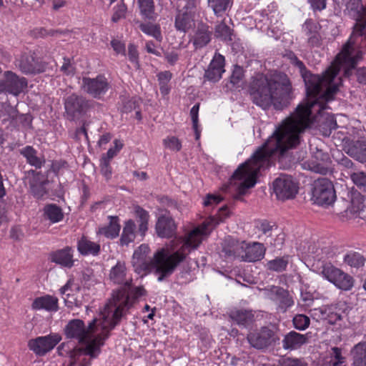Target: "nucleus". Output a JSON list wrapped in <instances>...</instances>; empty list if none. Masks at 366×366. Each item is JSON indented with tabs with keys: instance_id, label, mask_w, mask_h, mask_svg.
Returning <instances> with one entry per match:
<instances>
[{
	"instance_id": "f257e3e1",
	"label": "nucleus",
	"mask_w": 366,
	"mask_h": 366,
	"mask_svg": "<svg viewBox=\"0 0 366 366\" xmlns=\"http://www.w3.org/2000/svg\"><path fill=\"white\" fill-rule=\"evenodd\" d=\"M302 132V129L294 125L277 128L262 147L253 154L249 160L250 167L247 166V162L240 164L229 179L230 184H236V180L242 181L238 188V196L244 194L248 189L255 185L256 176L249 175L251 170L259 172L267 167L271 156L279 154L282 157L289 149L296 148L300 143Z\"/></svg>"
},
{
	"instance_id": "f03ea898",
	"label": "nucleus",
	"mask_w": 366,
	"mask_h": 366,
	"mask_svg": "<svg viewBox=\"0 0 366 366\" xmlns=\"http://www.w3.org/2000/svg\"><path fill=\"white\" fill-rule=\"evenodd\" d=\"M248 93L253 104L264 110L272 105L282 110L293 98V88L289 76L284 72L274 71L269 75L258 73L251 78Z\"/></svg>"
},
{
	"instance_id": "7ed1b4c3",
	"label": "nucleus",
	"mask_w": 366,
	"mask_h": 366,
	"mask_svg": "<svg viewBox=\"0 0 366 366\" xmlns=\"http://www.w3.org/2000/svg\"><path fill=\"white\" fill-rule=\"evenodd\" d=\"M202 243L201 238L195 231L189 232L182 246L171 254L164 249L158 250L149 261H132L134 271L144 277L150 272L157 275V280L163 282L170 277L177 267L183 262L187 256L197 249Z\"/></svg>"
},
{
	"instance_id": "20e7f679",
	"label": "nucleus",
	"mask_w": 366,
	"mask_h": 366,
	"mask_svg": "<svg viewBox=\"0 0 366 366\" xmlns=\"http://www.w3.org/2000/svg\"><path fill=\"white\" fill-rule=\"evenodd\" d=\"M338 71L328 68L322 74H315L308 70L301 75L305 86L306 99L295 109V113L303 119H308L312 114V109L319 105V110L322 107L321 102H329L339 90L341 83L337 77Z\"/></svg>"
},
{
	"instance_id": "39448f33",
	"label": "nucleus",
	"mask_w": 366,
	"mask_h": 366,
	"mask_svg": "<svg viewBox=\"0 0 366 366\" xmlns=\"http://www.w3.org/2000/svg\"><path fill=\"white\" fill-rule=\"evenodd\" d=\"M346 15L355 21L352 33L342 48V54L348 66L345 70L347 76L352 74V69L363 58L366 48V8L362 0H345L344 3Z\"/></svg>"
},
{
	"instance_id": "423d86ee",
	"label": "nucleus",
	"mask_w": 366,
	"mask_h": 366,
	"mask_svg": "<svg viewBox=\"0 0 366 366\" xmlns=\"http://www.w3.org/2000/svg\"><path fill=\"white\" fill-rule=\"evenodd\" d=\"M124 307L121 305H112L107 304L104 307L103 318L108 325L102 326V332L94 337V340L89 343L86 348L78 349L79 354L85 353L92 359L97 358L101 353V347L104 345L105 340L110 336V331L120 322L123 317Z\"/></svg>"
},
{
	"instance_id": "0eeeda50",
	"label": "nucleus",
	"mask_w": 366,
	"mask_h": 366,
	"mask_svg": "<svg viewBox=\"0 0 366 366\" xmlns=\"http://www.w3.org/2000/svg\"><path fill=\"white\" fill-rule=\"evenodd\" d=\"M64 118L69 122H76L84 117L98 104L93 99L72 93L64 98Z\"/></svg>"
},
{
	"instance_id": "6e6552de",
	"label": "nucleus",
	"mask_w": 366,
	"mask_h": 366,
	"mask_svg": "<svg viewBox=\"0 0 366 366\" xmlns=\"http://www.w3.org/2000/svg\"><path fill=\"white\" fill-rule=\"evenodd\" d=\"M315 271L340 290L350 291L354 287V278L330 262L318 264Z\"/></svg>"
},
{
	"instance_id": "1a4fd4ad",
	"label": "nucleus",
	"mask_w": 366,
	"mask_h": 366,
	"mask_svg": "<svg viewBox=\"0 0 366 366\" xmlns=\"http://www.w3.org/2000/svg\"><path fill=\"white\" fill-rule=\"evenodd\" d=\"M280 330L275 325L261 327L259 330L249 332L247 340L251 347L264 350L280 344Z\"/></svg>"
},
{
	"instance_id": "9d476101",
	"label": "nucleus",
	"mask_w": 366,
	"mask_h": 366,
	"mask_svg": "<svg viewBox=\"0 0 366 366\" xmlns=\"http://www.w3.org/2000/svg\"><path fill=\"white\" fill-rule=\"evenodd\" d=\"M325 102H320V105H322V107L320 110L319 105H316V107L312 109V114L308 119H303L300 115H298L295 112L297 122L303 124L306 127H309L314 122H317L320 130L322 132V134L325 137H330L332 132L337 128V124L333 114L322 113V110L325 107Z\"/></svg>"
},
{
	"instance_id": "9b49d317",
	"label": "nucleus",
	"mask_w": 366,
	"mask_h": 366,
	"mask_svg": "<svg viewBox=\"0 0 366 366\" xmlns=\"http://www.w3.org/2000/svg\"><path fill=\"white\" fill-rule=\"evenodd\" d=\"M64 333L66 338L76 340L79 343L84 345V347H75L67 352L71 360L76 361L81 355H87L84 352L79 355L76 350L86 348V345L94 340V337H93L89 341H87L85 323L82 320L73 319L69 320L64 328Z\"/></svg>"
},
{
	"instance_id": "f8f14e48",
	"label": "nucleus",
	"mask_w": 366,
	"mask_h": 366,
	"mask_svg": "<svg viewBox=\"0 0 366 366\" xmlns=\"http://www.w3.org/2000/svg\"><path fill=\"white\" fill-rule=\"evenodd\" d=\"M312 200L320 206H329L336 199L332 182L327 178H318L311 185Z\"/></svg>"
},
{
	"instance_id": "ddd939ff",
	"label": "nucleus",
	"mask_w": 366,
	"mask_h": 366,
	"mask_svg": "<svg viewBox=\"0 0 366 366\" xmlns=\"http://www.w3.org/2000/svg\"><path fill=\"white\" fill-rule=\"evenodd\" d=\"M272 190L277 199L285 202L296 197L299 183L292 176L280 174L272 182Z\"/></svg>"
},
{
	"instance_id": "4468645a",
	"label": "nucleus",
	"mask_w": 366,
	"mask_h": 366,
	"mask_svg": "<svg viewBox=\"0 0 366 366\" xmlns=\"http://www.w3.org/2000/svg\"><path fill=\"white\" fill-rule=\"evenodd\" d=\"M16 66L26 75H36L46 71L47 63L38 56L36 52L29 51L21 54L15 61Z\"/></svg>"
},
{
	"instance_id": "2eb2a0df",
	"label": "nucleus",
	"mask_w": 366,
	"mask_h": 366,
	"mask_svg": "<svg viewBox=\"0 0 366 366\" xmlns=\"http://www.w3.org/2000/svg\"><path fill=\"white\" fill-rule=\"evenodd\" d=\"M111 86L104 74H98L94 78L83 76L81 89L96 99H102L109 91Z\"/></svg>"
},
{
	"instance_id": "dca6fc26",
	"label": "nucleus",
	"mask_w": 366,
	"mask_h": 366,
	"mask_svg": "<svg viewBox=\"0 0 366 366\" xmlns=\"http://www.w3.org/2000/svg\"><path fill=\"white\" fill-rule=\"evenodd\" d=\"M28 86V81L25 77H20L12 71H6L4 79L0 80V94H10L18 97Z\"/></svg>"
},
{
	"instance_id": "f3484780",
	"label": "nucleus",
	"mask_w": 366,
	"mask_h": 366,
	"mask_svg": "<svg viewBox=\"0 0 366 366\" xmlns=\"http://www.w3.org/2000/svg\"><path fill=\"white\" fill-rule=\"evenodd\" d=\"M61 340V336L59 333H50L31 339L28 342V347L36 355L42 357L53 350Z\"/></svg>"
},
{
	"instance_id": "a211bd4d",
	"label": "nucleus",
	"mask_w": 366,
	"mask_h": 366,
	"mask_svg": "<svg viewBox=\"0 0 366 366\" xmlns=\"http://www.w3.org/2000/svg\"><path fill=\"white\" fill-rule=\"evenodd\" d=\"M312 159L307 162L308 169L315 173L327 174L329 172V164L331 162L328 152L318 147L310 145Z\"/></svg>"
},
{
	"instance_id": "6ab92c4d",
	"label": "nucleus",
	"mask_w": 366,
	"mask_h": 366,
	"mask_svg": "<svg viewBox=\"0 0 366 366\" xmlns=\"http://www.w3.org/2000/svg\"><path fill=\"white\" fill-rule=\"evenodd\" d=\"M262 291L268 299L278 302L279 307L283 311L291 307L294 305L292 297L288 290L280 286L271 285L262 289Z\"/></svg>"
},
{
	"instance_id": "aec40b11",
	"label": "nucleus",
	"mask_w": 366,
	"mask_h": 366,
	"mask_svg": "<svg viewBox=\"0 0 366 366\" xmlns=\"http://www.w3.org/2000/svg\"><path fill=\"white\" fill-rule=\"evenodd\" d=\"M244 241H239L232 236L226 237L222 243V255L230 260L241 259L244 253Z\"/></svg>"
},
{
	"instance_id": "412c9836",
	"label": "nucleus",
	"mask_w": 366,
	"mask_h": 366,
	"mask_svg": "<svg viewBox=\"0 0 366 366\" xmlns=\"http://www.w3.org/2000/svg\"><path fill=\"white\" fill-rule=\"evenodd\" d=\"M175 16L174 27L178 31L183 33L188 32L194 26V9H187V6L182 7L177 11Z\"/></svg>"
},
{
	"instance_id": "4be33fe9",
	"label": "nucleus",
	"mask_w": 366,
	"mask_h": 366,
	"mask_svg": "<svg viewBox=\"0 0 366 366\" xmlns=\"http://www.w3.org/2000/svg\"><path fill=\"white\" fill-rule=\"evenodd\" d=\"M155 232L160 238L170 239L175 237L177 225L174 219L166 214H161L157 220Z\"/></svg>"
},
{
	"instance_id": "5701e85b",
	"label": "nucleus",
	"mask_w": 366,
	"mask_h": 366,
	"mask_svg": "<svg viewBox=\"0 0 366 366\" xmlns=\"http://www.w3.org/2000/svg\"><path fill=\"white\" fill-rule=\"evenodd\" d=\"M320 29V24L312 19H307L302 25V31L307 36V44L310 47H320L322 45Z\"/></svg>"
},
{
	"instance_id": "b1692460",
	"label": "nucleus",
	"mask_w": 366,
	"mask_h": 366,
	"mask_svg": "<svg viewBox=\"0 0 366 366\" xmlns=\"http://www.w3.org/2000/svg\"><path fill=\"white\" fill-rule=\"evenodd\" d=\"M212 28L203 21L198 22L191 41L196 49L206 46L212 40Z\"/></svg>"
},
{
	"instance_id": "393cba45",
	"label": "nucleus",
	"mask_w": 366,
	"mask_h": 366,
	"mask_svg": "<svg viewBox=\"0 0 366 366\" xmlns=\"http://www.w3.org/2000/svg\"><path fill=\"white\" fill-rule=\"evenodd\" d=\"M224 64V56L220 54H216L204 71V79L214 83L219 81L225 71Z\"/></svg>"
},
{
	"instance_id": "a878e982",
	"label": "nucleus",
	"mask_w": 366,
	"mask_h": 366,
	"mask_svg": "<svg viewBox=\"0 0 366 366\" xmlns=\"http://www.w3.org/2000/svg\"><path fill=\"white\" fill-rule=\"evenodd\" d=\"M344 150L351 157L361 163L366 162V140L348 139L344 145Z\"/></svg>"
},
{
	"instance_id": "bb28decb",
	"label": "nucleus",
	"mask_w": 366,
	"mask_h": 366,
	"mask_svg": "<svg viewBox=\"0 0 366 366\" xmlns=\"http://www.w3.org/2000/svg\"><path fill=\"white\" fill-rule=\"evenodd\" d=\"M307 335L300 334L294 330L286 333L281 341L282 348L288 351L298 350L307 343Z\"/></svg>"
},
{
	"instance_id": "cd10ccee",
	"label": "nucleus",
	"mask_w": 366,
	"mask_h": 366,
	"mask_svg": "<svg viewBox=\"0 0 366 366\" xmlns=\"http://www.w3.org/2000/svg\"><path fill=\"white\" fill-rule=\"evenodd\" d=\"M73 257L74 249L69 246L56 249L49 254V259L52 262L66 268H71L74 266Z\"/></svg>"
},
{
	"instance_id": "c85d7f7f",
	"label": "nucleus",
	"mask_w": 366,
	"mask_h": 366,
	"mask_svg": "<svg viewBox=\"0 0 366 366\" xmlns=\"http://www.w3.org/2000/svg\"><path fill=\"white\" fill-rule=\"evenodd\" d=\"M362 193V192L352 187L347 192V197L350 199L352 212L358 213L359 217L366 222V207L365 206L366 196Z\"/></svg>"
},
{
	"instance_id": "c756f323",
	"label": "nucleus",
	"mask_w": 366,
	"mask_h": 366,
	"mask_svg": "<svg viewBox=\"0 0 366 366\" xmlns=\"http://www.w3.org/2000/svg\"><path fill=\"white\" fill-rule=\"evenodd\" d=\"M265 252L266 247L262 243L254 242L247 246L244 244V253L241 260L248 262H254L263 259Z\"/></svg>"
},
{
	"instance_id": "7c9ffc66",
	"label": "nucleus",
	"mask_w": 366,
	"mask_h": 366,
	"mask_svg": "<svg viewBox=\"0 0 366 366\" xmlns=\"http://www.w3.org/2000/svg\"><path fill=\"white\" fill-rule=\"evenodd\" d=\"M18 116V109L9 102L2 104V109L0 112V122L2 126H5L6 129L16 128Z\"/></svg>"
},
{
	"instance_id": "2f4dec72",
	"label": "nucleus",
	"mask_w": 366,
	"mask_h": 366,
	"mask_svg": "<svg viewBox=\"0 0 366 366\" xmlns=\"http://www.w3.org/2000/svg\"><path fill=\"white\" fill-rule=\"evenodd\" d=\"M229 316L241 328L249 329L254 322V315L252 310H234L229 312Z\"/></svg>"
},
{
	"instance_id": "473e14b6",
	"label": "nucleus",
	"mask_w": 366,
	"mask_h": 366,
	"mask_svg": "<svg viewBox=\"0 0 366 366\" xmlns=\"http://www.w3.org/2000/svg\"><path fill=\"white\" fill-rule=\"evenodd\" d=\"M31 308L34 310H44L47 312H56L59 310V300L56 297L46 295L36 297Z\"/></svg>"
},
{
	"instance_id": "72a5a7b5",
	"label": "nucleus",
	"mask_w": 366,
	"mask_h": 366,
	"mask_svg": "<svg viewBox=\"0 0 366 366\" xmlns=\"http://www.w3.org/2000/svg\"><path fill=\"white\" fill-rule=\"evenodd\" d=\"M76 247L82 256H98L101 252L99 244L90 241L84 235L78 239Z\"/></svg>"
},
{
	"instance_id": "f704fd0d",
	"label": "nucleus",
	"mask_w": 366,
	"mask_h": 366,
	"mask_svg": "<svg viewBox=\"0 0 366 366\" xmlns=\"http://www.w3.org/2000/svg\"><path fill=\"white\" fill-rule=\"evenodd\" d=\"M109 224L99 228L98 234H102L107 239H114L117 238L121 229L119 218L118 216H108Z\"/></svg>"
},
{
	"instance_id": "c9c22d12",
	"label": "nucleus",
	"mask_w": 366,
	"mask_h": 366,
	"mask_svg": "<svg viewBox=\"0 0 366 366\" xmlns=\"http://www.w3.org/2000/svg\"><path fill=\"white\" fill-rule=\"evenodd\" d=\"M136 228V224L134 220L129 219L124 222L122 233L119 241V245L128 246L134 241Z\"/></svg>"
},
{
	"instance_id": "e433bc0d",
	"label": "nucleus",
	"mask_w": 366,
	"mask_h": 366,
	"mask_svg": "<svg viewBox=\"0 0 366 366\" xmlns=\"http://www.w3.org/2000/svg\"><path fill=\"white\" fill-rule=\"evenodd\" d=\"M43 211L44 218L52 224L62 221L64 217L62 209L54 203L45 205Z\"/></svg>"
},
{
	"instance_id": "4c0bfd02",
	"label": "nucleus",
	"mask_w": 366,
	"mask_h": 366,
	"mask_svg": "<svg viewBox=\"0 0 366 366\" xmlns=\"http://www.w3.org/2000/svg\"><path fill=\"white\" fill-rule=\"evenodd\" d=\"M328 355L329 356L324 359L322 366H345V357L342 356L341 348L333 347Z\"/></svg>"
},
{
	"instance_id": "58836bf2",
	"label": "nucleus",
	"mask_w": 366,
	"mask_h": 366,
	"mask_svg": "<svg viewBox=\"0 0 366 366\" xmlns=\"http://www.w3.org/2000/svg\"><path fill=\"white\" fill-rule=\"evenodd\" d=\"M19 153L26 159V162L36 169H40L44 163V159H41L36 156L37 151L32 146H26L19 151Z\"/></svg>"
},
{
	"instance_id": "ea45409f",
	"label": "nucleus",
	"mask_w": 366,
	"mask_h": 366,
	"mask_svg": "<svg viewBox=\"0 0 366 366\" xmlns=\"http://www.w3.org/2000/svg\"><path fill=\"white\" fill-rule=\"evenodd\" d=\"M243 68L239 65H235L232 74L229 76V81L226 86L229 90L239 89L242 87L244 79Z\"/></svg>"
},
{
	"instance_id": "a19ab883",
	"label": "nucleus",
	"mask_w": 366,
	"mask_h": 366,
	"mask_svg": "<svg viewBox=\"0 0 366 366\" xmlns=\"http://www.w3.org/2000/svg\"><path fill=\"white\" fill-rule=\"evenodd\" d=\"M353 366H366V342L356 345L351 350Z\"/></svg>"
},
{
	"instance_id": "79ce46f5",
	"label": "nucleus",
	"mask_w": 366,
	"mask_h": 366,
	"mask_svg": "<svg viewBox=\"0 0 366 366\" xmlns=\"http://www.w3.org/2000/svg\"><path fill=\"white\" fill-rule=\"evenodd\" d=\"M134 211L139 222L138 233L144 237L148 230L149 212L139 205L134 207Z\"/></svg>"
},
{
	"instance_id": "37998d69",
	"label": "nucleus",
	"mask_w": 366,
	"mask_h": 366,
	"mask_svg": "<svg viewBox=\"0 0 366 366\" xmlns=\"http://www.w3.org/2000/svg\"><path fill=\"white\" fill-rule=\"evenodd\" d=\"M141 15L145 19H155V6L154 0H137Z\"/></svg>"
},
{
	"instance_id": "c03bdc74",
	"label": "nucleus",
	"mask_w": 366,
	"mask_h": 366,
	"mask_svg": "<svg viewBox=\"0 0 366 366\" xmlns=\"http://www.w3.org/2000/svg\"><path fill=\"white\" fill-rule=\"evenodd\" d=\"M289 263L288 256L277 257L274 259L269 260L266 264L268 270L282 272L286 270Z\"/></svg>"
},
{
	"instance_id": "a18cd8bd",
	"label": "nucleus",
	"mask_w": 366,
	"mask_h": 366,
	"mask_svg": "<svg viewBox=\"0 0 366 366\" xmlns=\"http://www.w3.org/2000/svg\"><path fill=\"white\" fill-rule=\"evenodd\" d=\"M208 5L217 16H222L232 6V0H208Z\"/></svg>"
},
{
	"instance_id": "49530a36",
	"label": "nucleus",
	"mask_w": 366,
	"mask_h": 366,
	"mask_svg": "<svg viewBox=\"0 0 366 366\" xmlns=\"http://www.w3.org/2000/svg\"><path fill=\"white\" fill-rule=\"evenodd\" d=\"M232 29L224 21L217 24L214 28V35L217 39H219L225 42H231L232 41Z\"/></svg>"
},
{
	"instance_id": "de8ad7c7",
	"label": "nucleus",
	"mask_w": 366,
	"mask_h": 366,
	"mask_svg": "<svg viewBox=\"0 0 366 366\" xmlns=\"http://www.w3.org/2000/svg\"><path fill=\"white\" fill-rule=\"evenodd\" d=\"M147 293L143 287H136L127 295L124 301V307L127 310L135 304L140 297L145 295Z\"/></svg>"
},
{
	"instance_id": "09e8293b",
	"label": "nucleus",
	"mask_w": 366,
	"mask_h": 366,
	"mask_svg": "<svg viewBox=\"0 0 366 366\" xmlns=\"http://www.w3.org/2000/svg\"><path fill=\"white\" fill-rule=\"evenodd\" d=\"M350 179L355 185V189L366 192V172L363 171H354L350 174Z\"/></svg>"
},
{
	"instance_id": "8fccbe9b",
	"label": "nucleus",
	"mask_w": 366,
	"mask_h": 366,
	"mask_svg": "<svg viewBox=\"0 0 366 366\" xmlns=\"http://www.w3.org/2000/svg\"><path fill=\"white\" fill-rule=\"evenodd\" d=\"M140 30L144 34L153 36L157 41H162V35L161 28L159 24L152 23H141L139 24Z\"/></svg>"
},
{
	"instance_id": "3c124183",
	"label": "nucleus",
	"mask_w": 366,
	"mask_h": 366,
	"mask_svg": "<svg viewBox=\"0 0 366 366\" xmlns=\"http://www.w3.org/2000/svg\"><path fill=\"white\" fill-rule=\"evenodd\" d=\"M126 276V266L124 262L118 261L114 266L109 274L110 279L115 283L120 284Z\"/></svg>"
},
{
	"instance_id": "603ef678",
	"label": "nucleus",
	"mask_w": 366,
	"mask_h": 366,
	"mask_svg": "<svg viewBox=\"0 0 366 366\" xmlns=\"http://www.w3.org/2000/svg\"><path fill=\"white\" fill-rule=\"evenodd\" d=\"M120 99L122 104V107H120L121 113L128 114L139 107V102L136 97L129 98L125 96H121Z\"/></svg>"
},
{
	"instance_id": "864d4df0",
	"label": "nucleus",
	"mask_w": 366,
	"mask_h": 366,
	"mask_svg": "<svg viewBox=\"0 0 366 366\" xmlns=\"http://www.w3.org/2000/svg\"><path fill=\"white\" fill-rule=\"evenodd\" d=\"M344 262L352 267L360 268L365 265V258L358 252H350L345 255Z\"/></svg>"
},
{
	"instance_id": "5fc2aeb1",
	"label": "nucleus",
	"mask_w": 366,
	"mask_h": 366,
	"mask_svg": "<svg viewBox=\"0 0 366 366\" xmlns=\"http://www.w3.org/2000/svg\"><path fill=\"white\" fill-rule=\"evenodd\" d=\"M339 56H341L342 57V61L345 66L344 68V73H345V70L348 68V66L345 64L344 56L342 54V50L340 51V53L339 54ZM358 64V62L357 63ZM357 64L355 65V66L352 70V74L350 75L347 76L345 74H344V76L345 77H350L352 75L353 71L356 69L355 71V75L357 77V81L359 84L366 85V66H362L356 69Z\"/></svg>"
},
{
	"instance_id": "6e6d98bb",
	"label": "nucleus",
	"mask_w": 366,
	"mask_h": 366,
	"mask_svg": "<svg viewBox=\"0 0 366 366\" xmlns=\"http://www.w3.org/2000/svg\"><path fill=\"white\" fill-rule=\"evenodd\" d=\"M321 318L327 321L330 325H335L337 321L342 320V315L334 311L332 307H325L320 309Z\"/></svg>"
},
{
	"instance_id": "4d7b16f0",
	"label": "nucleus",
	"mask_w": 366,
	"mask_h": 366,
	"mask_svg": "<svg viewBox=\"0 0 366 366\" xmlns=\"http://www.w3.org/2000/svg\"><path fill=\"white\" fill-rule=\"evenodd\" d=\"M293 326L296 330L303 331L309 327L310 319L303 314H297L292 319Z\"/></svg>"
},
{
	"instance_id": "13d9d810",
	"label": "nucleus",
	"mask_w": 366,
	"mask_h": 366,
	"mask_svg": "<svg viewBox=\"0 0 366 366\" xmlns=\"http://www.w3.org/2000/svg\"><path fill=\"white\" fill-rule=\"evenodd\" d=\"M150 249L147 244H141L134 250L132 261H149V259L147 258Z\"/></svg>"
},
{
	"instance_id": "bf43d9fd",
	"label": "nucleus",
	"mask_w": 366,
	"mask_h": 366,
	"mask_svg": "<svg viewBox=\"0 0 366 366\" xmlns=\"http://www.w3.org/2000/svg\"><path fill=\"white\" fill-rule=\"evenodd\" d=\"M229 216L230 211L228 207L224 205L219 209L217 216L212 217L211 221L214 226H217L221 222H224V220Z\"/></svg>"
},
{
	"instance_id": "052dcab7",
	"label": "nucleus",
	"mask_w": 366,
	"mask_h": 366,
	"mask_svg": "<svg viewBox=\"0 0 366 366\" xmlns=\"http://www.w3.org/2000/svg\"><path fill=\"white\" fill-rule=\"evenodd\" d=\"M114 12L112 16V21L113 22H117L121 19L125 17L127 7V5L124 3V1L122 0L119 4H118L114 8Z\"/></svg>"
},
{
	"instance_id": "680f3d73",
	"label": "nucleus",
	"mask_w": 366,
	"mask_h": 366,
	"mask_svg": "<svg viewBox=\"0 0 366 366\" xmlns=\"http://www.w3.org/2000/svg\"><path fill=\"white\" fill-rule=\"evenodd\" d=\"M275 226V223L270 222L267 219H262L257 222L256 227L264 234H266L267 237H270L272 230Z\"/></svg>"
},
{
	"instance_id": "e2e57ef3",
	"label": "nucleus",
	"mask_w": 366,
	"mask_h": 366,
	"mask_svg": "<svg viewBox=\"0 0 366 366\" xmlns=\"http://www.w3.org/2000/svg\"><path fill=\"white\" fill-rule=\"evenodd\" d=\"M48 182L47 180L41 182L38 184L31 185V192L36 199H41L46 193L44 185Z\"/></svg>"
},
{
	"instance_id": "0e129e2a",
	"label": "nucleus",
	"mask_w": 366,
	"mask_h": 366,
	"mask_svg": "<svg viewBox=\"0 0 366 366\" xmlns=\"http://www.w3.org/2000/svg\"><path fill=\"white\" fill-rule=\"evenodd\" d=\"M223 198L216 194H207L204 199L203 205L205 207H214L222 201Z\"/></svg>"
},
{
	"instance_id": "69168bd1",
	"label": "nucleus",
	"mask_w": 366,
	"mask_h": 366,
	"mask_svg": "<svg viewBox=\"0 0 366 366\" xmlns=\"http://www.w3.org/2000/svg\"><path fill=\"white\" fill-rule=\"evenodd\" d=\"M18 118L21 124H22L23 127H24L26 129H34V127L32 125L34 117L30 113L21 114H19Z\"/></svg>"
},
{
	"instance_id": "338daca9",
	"label": "nucleus",
	"mask_w": 366,
	"mask_h": 366,
	"mask_svg": "<svg viewBox=\"0 0 366 366\" xmlns=\"http://www.w3.org/2000/svg\"><path fill=\"white\" fill-rule=\"evenodd\" d=\"M164 143L166 147L174 151L178 152L182 149L180 141L175 137H171L164 139Z\"/></svg>"
},
{
	"instance_id": "774afa93",
	"label": "nucleus",
	"mask_w": 366,
	"mask_h": 366,
	"mask_svg": "<svg viewBox=\"0 0 366 366\" xmlns=\"http://www.w3.org/2000/svg\"><path fill=\"white\" fill-rule=\"evenodd\" d=\"M280 366H307V364L300 359L287 357L280 362Z\"/></svg>"
}]
</instances>
